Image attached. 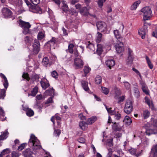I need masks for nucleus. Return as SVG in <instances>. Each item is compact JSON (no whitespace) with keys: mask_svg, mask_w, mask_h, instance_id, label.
<instances>
[{"mask_svg":"<svg viewBox=\"0 0 157 157\" xmlns=\"http://www.w3.org/2000/svg\"><path fill=\"white\" fill-rule=\"evenodd\" d=\"M27 145L26 143H23L21 144L18 148V150L19 151H21Z\"/></svg>","mask_w":157,"mask_h":157,"instance_id":"49","label":"nucleus"},{"mask_svg":"<svg viewBox=\"0 0 157 157\" xmlns=\"http://www.w3.org/2000/svg\"><path fill=\"white\" fill-rule=\"evenodd\" d=\"M128 58L127 59V64L131 65L133 61V56L132 51L129 48L128 49Z\"/></svg>","mask_w":157,"mask_h":157,"instance_id":"10","label":"nucleus"},{"mask_svg":"<svg viewBox=\"0 0 157 157\" xmlns=\"http://www.w3.org/2000/svg\"><path fill=\"white\" fill-rule=\"evenodd\" d=\"M36 10L35 12L39 13H42V10L39 7L36 6L35 8Z\"/></svg>","mask_w":157,"mask_h":157,"instance_id":"51","label":"nucleus"},{"mask_svg":"<svg viewBox=\"0 0 157 157\" xmlns=\"http://www.w3.org/2000/svg\"><path fill=\"white\" fill-rule=\"evenodd\" d=\"M124 86L126 89L128 90L130 88V84L127 82H124Z\"/></svg>","mask_w":157,"mask_h":157,"instance_id":"53","label":"nucleus"},{"mask_svg":"<svg viewBox=\"0 0 157 157\" xmlns=\"http://www.w3.org/2000/svg\"><path fill=\"white\" fill-rule=\"evenodd\" d=\"M113 115L114 116V118L117 120H119L121 117V115L120 113H119L118 112H116Z\"/></svg>","mask_w":157,"mask_h":157,"instance_id":"48","label":"nucleus"},{"mask_svg":"<svg viewBox=\"0 0 157 157\" xmlns=\"http://www.w3.org/2000/svg\"><path fill=\"white\" fill-rule=\"evenodd\" d=\"M117 43L115 45L117 52L120 54L124 51V47L122 41H117Z\"/></svg>","mask_w":157,"mask_h":157,"instance_id":"8","label":"nucleus"},{"mask_svg":"<svg viewBox=\"0 0 157 157\" xmlns=\"http://www.w3.org/2000/svg\"><path fill=\"white\" fill-rule=\"evenodd\" d=\"M83 70L85 75H83V76H85L89 72L90 70V69L89 67H85Z\"/></svg>","mask_w":157,"mask_h":157,"instance_id":"45","label":"nucleus"},{"mask_svg":"<svg viewBox=\"0 0 157 157\" xmlns=\"http://www.w3.org/2000/svg\"><path fill=\"white\" fill-rule=\"evenodd\" d=\"M40 83L42 88L44 90L50 86L49 83L43 81H41Z\"/></svg>","mask_w":157,"mask_h":157,"instance_id":"29","label":"nucleus"},{"mask_svg":"<svg viewBox=\"0 0 157 157\" xmlns=\"http://www.w3.org/2000/svg\"><path fill=\"white\" fill-rule=\"evenodd\" d=\"M2 12L5 17L10 18L12 15V12L9 9L7 8H3L2 9Z\"/></svg>","mask_w":157,"mask_h":157,"instance_id":"9","label":"nucleus"},{"mask_svg":"<svg viewBox=\"0 0 157 157\" xmlns=\"http://www.w3.org/2000/svg\"><path fill=\"white\" fill-rule=\"evenodd\" d=\"M10 152V150L9 148H6L1 153L0 157H2V156L5 155L6 154Z\"/></svg>","mask_w":157,"mask_h":157,"instance_id":"42","label":"nucleus"},{"mask_svg":"<svg viewBox=\"0 0 157 157\" xmlns=\"http://www.w3.org/2000/svg\"><path fill=\"white\" fill-rule=\"evenodd\" d=\"M113 33L115 36L118 41L122 42L123 41V38L122 37L118 30L117 29L114 30Z\"/></svg>","mask_w":157,"mask_h":157,"instance_id":"16","label":"nucleus"},{"mask_svg":"<svg viewBox=\"0 0 157 157\" xmlns=\"http://www.w3.org/2000/svg\"><path fill=\"white\" fill-rule=\"evenodd\" d=\"M147 32V28L146 26H144V28L140 29L139 30L138 33L143 39L145 38L146 33Z\"/></svg>","mask_w":157,"mask_h":157,"instance_id":"15","label":"nucleus"},{"mask_svg":"<svg viewBox=\"0 0 157 157\" xmlns=\"http://www.w3.org/2000/svg\"><path fill=\"white\" fill-rule=\"evenodd\" d=\"M34 5H36L40 2V0H30Z\"/></svg>","mask_w":157,"mask_h":157,"instance_id":"61","label":"nucleus"},{"mask_svg":"<svg viewBox=\"0 0 157 157\" xmlns=\"http://www.w3.org/2000/svg\"><path fill=\"white\" fill-rule=\"evenodd\" d=\"M88 124L84 121H80L79 123V126L80 128L83 130H85L88 128Z\"/></svg>","mask_w":157,"mask_h":157,"instance_id":"19","label":"nucleus"},{"mask_svg":"<svg viewBox=\"0 0 157 157\" xmlns=\"http://www.w3.org/2000/svg\"><path fill=\"white\" fill-rule=\"evenodd\" d=\"M87 47L90 50L94 51L95 50L94 45L91 43H90L87 45Z\"/></svg>","mask_w":157,"mask_h":157,"instance_id":"54","label":"nucleus"},{"mask_svg":"<svg viewBox=\"0 0 157 157\" xmlns=\"http://www.w3.org/2000/svg\"><path fill=\"white\" fill-rule=\"evenodd\" d=\"M96 25L98 29L101 32H104L106 29V25L104 22L98 21Z\"/></svg>","mask_w":157,"mask_h":157,"instance_id":"6","label":"nucleus"},{"mask_svg":"<svg viewBox=\"0 0 157 157\" xmlns=\"http://www.w3.org/2000/svg\"><path fill=\"white\" fill-rule=\"evenodd\" d=\"M5 79L4 80V82L3 83V85L5 88L7 89L8 87V83L6 78H5Z\"/></svg>","mask_w":157,"mask_h":157,"instance_id":"58","label":"nucleus"},{"mask_svg":"<svg viewBox=\"0 0 157 157\" xmlns=\"http://www.w3.org/2000/svg\"><path fill=\"white\" fill-rule=\"evenodd\" d=\"M125 98V97L124 96H122L121 97H120L119 99H118L119 100L118 103H119L123 101L124 100Z\"/></svg>","mask_w":157,"mask_h":157,"instance_id":"62","label":"nucleus"},{"mask_svg":"<svg viewBox=\"0 0 157 157\" xmlns=\"http://www.w3.org/2000/svg\"><path fill=\"white\" fill-rule=\"evenodd\" d=\"M9 134V132H8L7 130H6L3 134L0 136V140H3L6 139L8 137V135Z\"/></svg>","mask_w":157,"mask_h":157,"instance_id":"25","label":"nucleus"},{"mask_svg":"<svg viewBox=\"0 0 157 157\" xmlns=\"http://www.w3.org/2000/svg\"><path fill=\"white\" fill-rule=\"evenodd\" d=\"M90 11H89L88 9L85 7H82L80 10V12L82 15L88 16V15H89L93 17L94 18L96 17L95 14H91L90 13Z\"/></svg>","mask_w":157,"mask_h":157,"instance_id":"7","label":"nucleus"},{"mask_svg":"<svg viewBox=\"0 0 157 157\" xmlns=\"http://www.w3.org/2000/svg\"><path fill=\"white\" fill-rule=\"evenodd\" d=\"M124 122L125 124L127 125H130L132 122V121L129 117L126 116L123 121Z\"/></svg>","mask_w":157,"mask_h":157,"instance_id":"27","label":"nucleus"},{"mask_svg":"<svg viewBox=\"0 0 157 157\" xmlns=\"http://www.w3.org/2000/svg\"><path fill=\"white\" fill-rule=\"evenodd\" d=\"M151 152L153 155V157H157V144L154 146L151 149Z\"/></svg>","mask_w":157,"mask_h":157,"instance_id":"26","label":"nucleus"},{"mask_svg":"<svg viewBox=\"0 0 157 157\" xmlns=\"http://www.w3.org/2000/svg\"><path fill=\"white\" fill-rule=\"evenodd\" d=\"M28 144L29 146L32 147V148L34 151L39 149L41 148L39 141L33 134L31 135Z\"/></svg>","mask_w":157,"mask_h":157,"instance_id":"1","label":"nucleus"},{"mask_svg":"<svg viewBox=\"0 0 157 157\" xmlns=\"http://www.w3.org/2000/svg\"><path fill=\"white\" fill-rule=\"evenodd\" d=\"M51 75L52 77L56 78L58 77V74L57 72L55 71H52L51 73Z\"/></svg>","mask_w":157,"mask_h":157,"instance_id":"59","label":"nucleus"},{"mask_svg":"<svg viewBox=\"0 0 157 157\" xmlns=\"http://www.w3.org/2000/svg\"><path fill=\"white\" fill-rule=\"evenodd\" d=\"M133 106L132 103L131 101H129L125 104L124 111L128 114H129L132 111Z\"/></svg>","mask_w":157,"mask_h":157,"instance_id":"5","label":"nucleus"},{"mask_svg":"<svg viewBox=\"0 0 157 157\" xmlns=\"http://www.w3.org/2000/svg\"><path fill=\"white\" fill-rule=\"evenodd\" d=\"M19 153L15 151H13L12 153V157H19Z\"/></svg>","mask_w":157,"mask_h":157,"instance_id":"60","label":"nucleus"},{"mask_svg":"<svg viewBox=\"0 0 157 157\" xmlns=\"http://www.w3.org/2000/svg\"><path fill=\"white\" fill-rule=\"evenodd\" d=\"M81 83L82 86L84 90L85 91L89 93L90 90L88 86V83L85 81H82Z\"/></svg>","mask_w":157,"mask_h":157,"instance_id":"18","label":"nucleus"},{"mask_svg":"<svg viewBox=\"0 0 157 157\" xmlns=\"http://www.w3.org/2000/svg\"><path fill=\"white\" fill-rule=\"evenodd\" d=\"M107 146L110 147H112L113 146V139L111 138V139H108L107 140Z\"/></svg>","mask_w":157,"mask_h":157,"instance_id":"37","label":"nucleus"},{"mask_svg":"<svg viewBox=\"0 0 157 157\" xmlns=\"http://www.w3.org/2000/svg\"><path fill=\"white\" fill-rule=\"evenodd\" d=\"M61 133L60 130L58 129H55L54 132V135L55 136H59Z\"/></svg>","mask_w":157,"mask_h":157,"instance_id":"50","label":"nucleus"},{"mask_svg":"<svg viewBox=\"0 0 157 157\" xmlns=\"http://www.w3.org/2000/svg\"><path fill=\"white\" fill-rule=\"evenodd\" d=\"M53 97H50L47 100L46 102H45V104H49V103H52L53 102Z\"/></svg>","mask_w":157,"mask_h":157,"instance_id":"55","label":"nucleus"},{"mask_svg":"<svg viewBox=\"0 0 157 157\" xmlns=\"http://www.w3.org/2000/svg\"><path fill=\"white\" fill-rule=\"evenodd\" d=\"M19 24L20 27L22 28L23 29V33L24 34L26 35L29 33V29L31 25L29 22H25L21 19H20Z\"/></svg>","mask_w":157,"mask_h":157,"instance_id":"3","label":"nucleus"},{"mask_svg":"<svg viewBox=\"0 0 157 157\" xmlns=\"http://www.w3.org/2000/svg\"><path fill=\"white\" fill-rule=\"evenodd\" d=\"M23 110L26 112L27 115L29 117L33 116L34 115L33 111L29 108H24Z\"/></svg>","mask_w":157,"mask_h":157,"instance_id":"17","label":"nucleus"},{"mask_svg":"<svg viewBox=\"0 0 157 157\" xmlns=\"http://www.w3.org/2000/svg\"><path fill=\"white\" fill-rule=\"evenodd\" d=\"M33 152L30 148H27L23 152V154L24 157H33L32 155Z\"/></svg>","mask_w":157,"mask_h":157,"instance_id":"13","label":"nucleus"},{"mask_svg":"<svg viewBox=\"0 0 157 157\" xmlns=\"http://www.w3.org/2000/svg\"><path fill=\"white\" fill-rule=\"evenodd\" d=\"M75 64L78 68H82L83 65V63L80 59L76 58L75 59Z\"/></svg>","mask_w":157,"mask_h":157,"instance_id":"14","label":"nucleus"},{"mask_svg":"<svg viewBox=\"0 0 157 157\" xmlns=\"http://www.w3.org/2000/svg\"><path fill=\"white\" fill-rule=\"evenodd\" d=\"M145 98L146 102L150 108L152 110H153L154 109V107L152 101H151L150 99L147 98Z\"/></svg>","mask_w":157,"mask_h":157,"instance_id":"24","label":"nucleus"},{"mask_svg":"<svg viewBox=\"0 0 157 157\" xmlns=\"http://www.w3.org/2000/svg\"><path fill=\"white\" fill-rule=\"evenodd\" d=\"M6 91L4 89L0 90V99H3L6 95Z\"/></svg>","mask_w":157,"mask_h":157,"instance_id":"38","label":"nucleus"},{"mask_svg":"<svg viewBox=\"0 0 157 157\" xmlns=\"http://www.w3.org/2000/svg\"><path fill=\"white\" fill-rule=\"evenodd\" d=\"M39 76L37 75H33L31 77V79L33 81H38L39 78Z\"/></svg>","mask_w":157,"mask_h":157,"instance_id":"44","label":"nucleus"},{"mask_svg":"<svg viewBox=\"0 0 157 157\" xmlns=\"http://www.w3.org/2000/svg\"><path fill=\"white\" fill-rule=\"evenodd\" d=\"M75 45L72 44H70L68 45V48L67 50V51H68L70 53L72 54L73 52V48L74 47Z\"/></svg>","mask_w":157,"mask_h":157,"instance_id":"32","label":"nucleus"},{"mask_svg":"<svg viewBox=\"0 0 157 157\" xmlns=\"http://www.w3.org/2000/svg\"><path fill=\"white\" fill-rule=\"evenodd\" d=\"M150 115V113L147 110H145L144 111L143 115L145 119L148 118L149 117Z\"/></svg>","mask_w":157,"mask_h":157,"instance_id":"36","label":"nucleus"},{"mask_svg":"<svg viewBox=\"0 0 157 157\" xmlns=\"http://www.w3.org/2000/svg\"><path fill=\"white\" fill-rule=\"evenodd\" d=\"M68 6L66 4L63 3V10L65 12H66L68 11Z\"/></svg>","mask_w":157,"mask_h":157,"instance_id":"56","label":"nucleus"},{"mask_svg":"<svg viewBox=\"0 0 157 157\" xmlns=\"http://www.w3.org/2000/svg\"><path fill=\"white\" fill-rule=\"evenodd\" d=\"M113 128L115 131H120L121 130V128L116 123H114L113 126Z\"/></svg>","mask_w":157,"mask_h":157,"instance_id":"33","label":"nucleus"},{"mask_svg":"<svg viewBox=\"0 0 157 157\" xmlns=\"http://www.w3.org/2000/svg\"><path fill=\"white\" fill-rule=\"evenodd\" d=\"M128 151L131 154L134 155L136 157H138L140 154H136V149L133 148H131Z\"/></svg>","mask_w":157,"mask_h":157,"instance_id":"28","label":"nucleus"},{"mask_svg":"<svg viewBox=\"0 0 157 157\" xmlns=\"http://www.w3.org/2000/svg\"><path fill=\"white\" fill-rule=\"evenodd\" d=\"M97 119V117H92L88 119L87 121V123L89 125L92 124Z\"/></svg>","mask_w":157,"mask_h":157,"instance_id":"23","label":"nucleus"},{"mask_svg":"<svg viewBox=\"0 0 157 157\" xmlns=\"http://www.w3.org/2000/svg\"><path fill=\"white\" fill-rule=\"evenodd\" d=\"M140 84L141 86V88L143 92L147 95H149V91L147 87L144 82L141 81L140 82Z\"/></svg>","mask_w":157,"mask_h":157,"instance_id":"12","label":"nucleus"},{"mask_svg":"<svg viewBox=\"0 0 157 157\" xmlns=\"http://www.w3.org/2000/svg\"><path fill=\"white\" fill-rule=\"evenodd\" d=\"M146 59L147 63V64L149 66V68L152 69L153 67V66L151 63V62L149 59V57L147 56H146Z\"/></svg>","mask_w":157,"mask_h":157,"instance_id":"40","label":"nucleus"},{"mask_svg":"<svg viewBox=\"0 0 157 157\" xmlns=\"http://www.w3.org/2000/svg\"><path fill=\"white\" fill-rule=\"evenodd\" d=\"M42 63V64L46 67H47L50 65L49 59L47 57L43 58Z\"/></svg>","mask_w":157,"mask_h":157,"instance_id":"22","label":"nucleus"},{"mask_svg":"<svg viewBox=\"0 0 157 157\" xmlns=\"http://www.w3.org/2000/svg\"><path fill=\"white\" fill-rule=\"evenodd\" d=\"M22 77L26 79L28 81H29L30 79L27 73H24L22 75Z\"/></svg>","mask_w":157,"mask_h":157,"instance_id":"43","label":"nucleus"},{"mask_svg":"<svg viewBox=\"0 0 157 157\" xmlns=\"http://www.w3.org/2000/svg\"><path fill=\"white\" fill-rule=\"evenodd\" d=\"M98 36L96 39V41L98 43L100 42L102 37V34L99 32H98Z\"/></svg>","mask_w":157,"mask_h":157,"instance_id":"41","label":"nucleus"},{"mask_svg":"<svg viewBox=\"0 0 157 157\" xmlns=\"http://www.w3.org/2000/svg\"><path fill=\"white\" fill-rule=\"evenodd\" d=\"M44 37V35L42 32H39L37 35L38 39L39 40H41Z\"/></svg>","mask_w":157,"mask_h":157,"instance_id":"46","label":"nucleus"},{"mask_svg":"<svg viewBox=\"0 0 157 157\" xmlns=\"http://www.w3.org/2000/svg\"><path fill=\"white\" fill-rule=\"evenodd\" d=\"M33 52L34 54H37L40 50V44L39 42L36 41L35 43L33 45Z\"/></svg>","mask_w":157,"mask_h":157,"instance_id":"11","label":"nucleus"},{"mask_svg":"<svg viewBox=\"0 0 157 157\" xmlns=\"http://www.w3.org/2000/svg\"><path fill=\"white\" fill-rule=\"evenodd\" d=\"M97 46V53L98 55H100L102 52V46L101 44H98Z\"/></svg>","mask_w":157,"mask_h":157,"instance_id":"30","label":"nucleus"},{"mask_svg":"<svg viewBox=\"0 0 157 157\" xmlns=\"http://www.w3.org/2000/svg\"><path fill=\"white\" fill-rule=\"evenodd\" d=\"M38 92V88L37 87H35L33 88V90L31 91V94H30V95L32 96H35ZM30 95L29 94V96Z\"/></svg>","mask_w":157,"mask_h":157,"instance_id":"35","label":"nucleus"},{"mask_svg":"<svg viewBox=\"0 0 157 157\" xmlns=\"http://www.w3.org/2000/svg\"><path fill=\"white\" fill-rule=\"evenodd\" d=\"M121 94V93L120 91H116L115 93L114 98L116 99H118Z\"/></svg>","mask_w":157,"mask_h":157,"instance_id":"47","label":"nucleus"},{"mask_svg":"<svg viewBox=\"0 0 157 157\" xmlns=\"http://www.w3.org/2000/svg\"><path fill=\"white\" fill-rule=\"evenodd\" d=\"M54 90L53 88H49L46 90L45 92V94L48 95H51L54 94Z\"/></svg>","mask_w":157,"mask_h":157,"instance_id":"31","label":"nucleus"},{"mask_svg":"<svg viewBox=\"0 0 157 157\" xmlns=\"http://www.w3.org/2000/svg\"><path fill=\"white\" fill-rule=\"evenodd\" d=\"M135 87L133 88L134 95L136 98H138L140 95V92L138 89V86L137 83L134 84Z\"/></svg>","mask_w":157,"mask_h":157,"instance_id":"20","label":"nucleus"},{"mask_svg":"<svg viewBox=\"0 0 157 157\" xmlns=\"http://www.w3.org/2000/svg\"><path fill=\"white\" fill-rule=\"evenodd\" d=\"M139 1H137L135 2L131 6V9L132 10H134L137 8V6L140 3Z\"/></svg>","mask_w":157,"mask_h":157,"instance_id":"34","label":"nucleus"},{"mask_svg":"<svg viewBox=\"0 0 157 157\" xmlns=\"http://www.w3.org/2000/svg\"><path fill=\"white\" fill-rule=\"evenodd\" d=\"M78 141L80 143H84L85 142V139L82 137H81L79 138L78 139Z\"/></svg>","mask_w":157,"mask_h":157,"instance_id":"64","label":"nucleus"},{"mask_svg":"<svg viewBox=\"0 0 157 157\" xmlns=\"http://www.w3.org/2000/svg\"><path fill=\"white\" fill-rule=\"evenodd\" d=\"M102 91L105 94H107L109 93V90L108 89L105 87H101Z\"/></svg>","mask_w":157,"mask_h":157,"instance_id":"52","label":"nucleus"},{"mask_svg":"<svg viewBox=\"0 0 157 157\" xmlns=\"http://www.w3.org/2000/svg\"><path fill=\"white\" fill-rule=\"evenodd\" d=\"M103 0H98V6L100 8H101L103 6Z\"/></svg>","mask_w":157,"mask_h":157,"instance_id":"57","label":"nucleus"},{"mask_svg":"<svg viewBox=\"0 0 157 157\" xmlns=\"http://www.w3.org/2000/svg\"><path fill=\"white\" fill-rule=\"evenodd\" d=\"M95 81L97 84H100L101 82V77L99 75H97L95 78Z\"/></svg>","mask_w":157,"mask_h":157,"instance_id":"39","label":"nucleus"},{"mask_svg":"<svg viewBox=\"0 0 157 157\" xmlns=\"http://www.w3.org/2000/svg\"><path fill=\"white\" fill-rule=\"evenodd\" d=\"M106 65L110 68L113 66L115 64V61L113 59H109L106 62Z\"/></svg>","mask_w":157,"mask_h":157,"instance_id":"21","label":"nucleus"},{"mask_svg":"<svg viewBox=\"0 0 157 157\" xmlns=\"http://www.w3.org/2000/svg\"><path fill=\"white\" fill-rule=\"evenodd\" d=\"M141 12L143 14V20L144 21L150 19L152 17V11L150 7L146 6L143 8L141 10Z\"/></svg>","mask_w":157,"mask_h":157,"instance_id":"2","label":"nucleus"},{"mask_svg":"<svg viewBox=\"0 0 157 157\" xmlns=\"http://www.w3.org/2000/svg\"><path fill=\"white\" fill-rule=\"evenodd\" d=\"M151 121L154 126L153 128L147 129L146 131V134L149 136L152 134H156L157 133V120L153 118L151 119Z\"/></svg>","mask_w":157,"mask_h":157,"instance_id":"4","label":"nucleus"},{"mask_svg":"<svg viewBox=\"0 0 157 157\" xmlns=\"http://www.w3.org/2000/svg\"><path fill=\"white\" fill-rule=\"evenodd\" d=\"M152 35L153 36L157 38V26L155 27V31L153 32Z\"/></svg>","mask_w":157,"mask_h":157,"instance_id":"63","label":"nucleus"}]
</instances>
